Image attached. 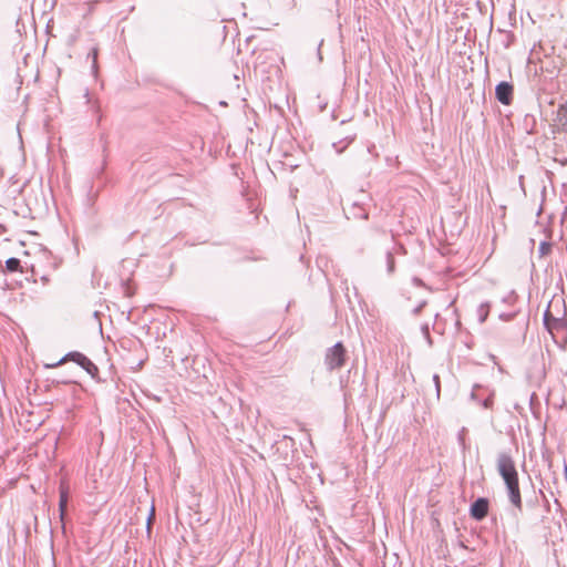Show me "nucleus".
Returning <instances> with one entry per match:
<instances>
[{"mask_svg": "<svg viewBox=\"0 0 567 567\" xmlns=\"http://www.w3.org/2000/svg\"><path fill=\"white\" fill-rule=\"evenodd\" d=\"M423 332L429 337V327L427 326L423 327Z\"/></svg>", "mask_w": 567, "mask_h": 567, "instance_id": "20", "label": "nucleus"}, {"mask_svg": "<svg viewBox=\"0 0 567 567\" xmlns=\"http://www.w3.org/2000/svg\"><path fill=\"white\" fill-rule=\"evenodd\" d=\"M544 324L549 332H553L554 329L563 328L566 323L564 320L553 317L549 310H546L544 313Z\"/></svg>", "mask_w": 567, "mask_h": 567, "instance_id": "6", "label": "nucleus"}, {"mask_svg": "<svg viewBox=\"0 0 567 567\" xmlns=\"http://www.w3.org/2000/svg\"><path fill=\"white\" fill-rule=\"evenodd\" d=\"M424 305H425V302H423V303H421L419 307H416V308L414 309V313H415V315H416V313H419V312L421 311V309L423 308V306H424Z\"/></svg>", "mask_w": 567, "mask_h": 567, "instance_id": "18", "label": "nucleus"}, {"mask_svg": "<svg viewBox=\"0 0 567 567\" xmlns=\"http://www.w3.org/2000/svg\"><path fill=\"white\" fill-rule=\"evenodd\" d=\"M433 382L435 384V390H436V394L437 396H440V392H441V382H440V377L437 374H434L433 375Z\"/></svg>", "mask_w": 567, "mask_h": 567, "instance_id": "14", "label": "nucleus"}, {"mask_svg": "<svg viewBox=\"0 0 567 567\" xmlns=\"http://www.w3.org/2000/svg\"><path fill=\"white\" fill-rule=\"evenodd\" d=\"M557 123L563 131L567 132V101L557 111Z\"/></svg>", "mask_w": 567, "mask_h": 567, "instance_id": "8", "label": "nucleus"}, {"mask_svg": "<svg viewBox=\"0 0 567 567\" xmlns=\"http://www.w3.org/2000/svg\"><path fill=\"white\" fill-rule=\"evenodd\" d=\"M496 99L504 105H509L513 100V85L508 82H501L495 89Z\"/></svg>", "mask_w": 567, "mask_h": 567, "instance_id": "5", "label": "nucleus"}, {"mask_svg": "<svg viewBox=\"0 0 567 567\" xmlns=\"http://www.w3.org/2000/svg\"><path fill=\"white\" fill-rule=\"evenodd\" d=\"M489 502L485 497H478L470 508L471 516L476 520H482L487 516Z\"/></svg>", "mask_w": 567, "mask_h": 567, "instance_id": "4", "label": "nucleus"}, {"mask_svg": "<svg viewBox=\"0 0 567 567\" xmlns=\"http://www.w3.org/2000/svg\"><path fill=\"white\" fill-rule=\"evenodd\" d=\"M394 265L395 261L393 255L390 251L386 252V267L389 274H392L394 271Z\"/></svg>", "mask_w": 567, "mask_h": 567, "instance_id": "13", "label": "nucleus"}, {"mask_svg": "<svg viewBox=\"0 0 567 567\" xmlns=\"http://www.w3.org/2000/svg\"><path fill=\"white\" fill-rule=\"evenodd\" d=\"M68 361L75 362L93 378L96 377L99 373L97 367L83 353L76 352V351L69 352L62 359H60L58 362L49 364L48 368H56Z\"/></svg>", "mask_w": 567, "mask_h": 567, "instance_id": "2", "label": "nucleus"}, {"mask_svg": "<svg viewBox=\"0 0 567 567\" xmlns=\"http://www.w3.org/2000/svg\"><path fill=\"white\" fill-rule=\"evenodd\" d=\"M492 404V399L491 398H487L486 400H484L483 402V405L484 408L488 409Z\"/></svg>", "mask_w": 567, "mask_h": 567, "instance_id": "16", "label": "nucleus"}, {"mask_svg": "<svg viewBox=\"0 0 567 567\" xmlns=\"http://www.w3.org/2000/svg\"><path fill=\"white\" fill-rule=\"evenodd\" d=\"M497 471L502 476L508 498L511 503L518 509H522V496L518 484V473L512 456L507 453H499L497 455Z\"/></svg>", "mask_w": 567, "mask_h": 567, "instance_id": "1", "label": "nucleus"}, {"mask_svg": "<svg viewBox=\"0 0 567 567\" xmlns=\"http://www.w3.org/2000/svg\"><path fill=\"white\" fill-rule=\"evenodd\" d=\"M462 432H464V430ZM458 440L463 443V433L460 434Z\"/></svg>", "mask_w": 567, "mask_h": 567, "instance_id": "21", "label": "nucleus"}, {"mask_svg": "<svg viewBox=\"0 0 567 567\" xmlns=\"http://www.w3.org/2000/svg\"><path fill=\"white\" fill-rule=\"evenodd\" d=\"M92 54V59H93V71L96 72V59H97V50L96 49H93L92 52L90 53V55Z\"/></svg>", "mask_w": 567, "mask_h": 567, "instance_id": "15", "label": "nucleus"}, {"mask_svg": "<svg viewBox=\"0 0 567 567\" xmlns=\"http://www.w3.org/2000/svg\"><path fill=\"white\" fill-rule=\"evenodd\" d=\"M551 250V244L547 241H542L538 247V252L540 257L547 256Z\"/></svg>", "mask_w": 567, "mask_h": 567, "instance_id": "12", "label": "nucleus"}, {"mask_svg": "<svg viewBox=\"0 0 567 567\" xmlns=\"http://www.w3.org/2000/svg\"><path fill=\"white\" fill-rule=\"evenodd\" d=\"M68 499H69L68 487L64 484H61L60 499H59V511H60L61 520L64 519V515L66 513Z\"/></svg>", "mask_w": 567, "mask_h": 567, "instance_id": "7", "label": "nucleus"}, {"mask_svg": "<svg viewBox=\"0 0 567 567\" xmlns=\"http://www.w3.org/2000/svg\"><path fill=\"white\" fill-rule=\"evenodd\" d=\"M488 312H489V303L488 302L482 303L478 307L477 313H478V319H480L481 323H483L487 319Z\"/></svg>", "mask_w": 567, "mask_h": 567, "instance_id": "11", "label": "nucleus"}, {"mask_svg": "<svg viewBox=\"0 0 567 567\" xmlns=\"http://www.w3.org/2000/svg\"><path fill=\"white\" fill-rule=\"evenodd\" d=\"M347 358V350L341 342H337L326 351L324 364L329 371L343 367Z\"/></svg>", "mask_w": 567, "mask_h": 567, "instance_id": "3", "label": "nucleus"}, {"mask_svg": "<svg viewBox=\"0 0 567 567\" xmlns=\"http://www.w3.org/2000/svg\"><path fill=\"white\" fill-rule=\"evenodd\" d=\"M355 134L347 135L344 138L340 140L337 143H333V147L338 153H342L349 144H351L354 141Z\"/></svg>", "mask_w": 567, "mask_h": 567, "instance_id": "9", "label": "nucleus"}, {"mask_svg": "<svg viewBox=\"0 0 567 567\" xmlns=\"http://www.w3.org/2000/svg\"><path fill=\"white\" fill-rule=\"evenodd\" d=\"M153 517H154V508H152L151 514H150V516L147 518V527L148 528L151 526V522H152Z\"/></svg>", "mask_w": 567, "mask_h": 567, "instance_id": "17", "label": "nucleus"}, {"mask_svg": "<svg viewBox=\"0 0 567 567\" xmlns=\"http://www.w3.org/2000/svg\"><path fill=\"white\" fill-rule=\"evenodd\" d=\"M20 267H21V262L18 258L12 257L6 261V269L10 272H16V271L20 270Z\"/></svg>", "mask_w": 567, "mask_h": 567, "instance_id": "10", "label": "nucleus"}, {"mask_svg": "<svg viewBox=\"0 0 567 567\" xmlns=\"http://www.w3.org/2000/svg\"><path fill=\"white\" fill-rule=\"evenodd\" d=\"M322 43H323V40L320 41L319 49H318V56H319L320 61L322 60V55H321V52H320V47L322 45Z\"/></svg>", "mask_w": 567, "mask_h": 567, "instance_id": "19", "label": "nucleus"}, {"mask_svg": "<svg viewBox=\"0 0 567 567\" xmlns=\"http://www.w3.org/2000/svg\"><path fill=\"white\" fill-rule=\"evenodd\" d=\"M564 474H565L566 480H567V465H565V467H564Z\"/></svg>", "mask_w": 567, "mask_h": 567, "instance_id": "22", "label": "nucleus"}]
</instances>
